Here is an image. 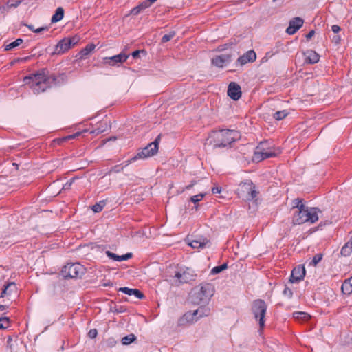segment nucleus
Masks as SVG:
<instances>
[{
	"mask_svg": "<svg viewBox=\"0 0 352 352\" xmlns=\"http://www.w3.org/2000/svg\"><path fill=\"white\" fill-rule=\"evenodd\" d=\"M199 317L195 314V311L186 312L180 319V323L184 324L186 323H194L197 322Z\"/></svg>",
	"mask_w": 352,
	"mask_h": 352,
	"instance_id": "obj_18",
	"label": "nucleus"
},
{
	"mask_svg": "<svg viewBox=\"0 0 352 352\" xmlns=\"http://www.w3.org/2000/svg\"><path fill=\"white\" fill-rule=\"evenodd\" d=\"M21 3L20 0H9L2 9L5 12H9L10 9L17 8Z\"/></svg>",
	"mask_w": 352,
	"mask_h": 352,
	"instance_id": "obj_26",
	"label": "nucleus"
},
{
	"mask_svg": "<svg viewBox=\"0 0 352 352\" xmlns=\"http://www.w3.org/2000/svg\"><path fill=\"white\" fill-rule=\"evenodd\" d=\"M135 340V336L133 334H129L126 336H124L122 339V343L124 345H127L133 342Z\"/></svg>",
	"mask_w": 352,
	"mask_h": 352,
	"instance_id": "obj_31",
	"label": "nucleus"
},
{
	"mask_svg": "<svg viewBox=\"0 0 352 352\" xmlns=\"http://www.w3.org/2000/svg\"><path fill=\"white\" fill-rule=\"evenodd\" d=\"M10 288H13V289H15L16 288V285L14 283H10L9 284H8L5 288L3 289V292L1 293V297H3L6 294H7V292L8 290L10 289Z\"/></svg>",
	"mask_w": 352,
	"mask_h": 352,
	"instance_id": "obj_39",
	"label": "nucleus"
},
{
	"mask_svg": "<svg viewBox=\"0 0 352 352\" xmlns=\"http://www.w3.org/2000/svg\"><path fill=\"white\" fill-rule=\"evenodd\" d=\"M104 206H105V202L104 201H100L99 203H97L95 205H94L92 207V210L95 212H99L102 211V210L103 209Z\"/></svg>",
	"mask_w": 352,
	"mask_h": 352,
	"instance_id": "obj_33",
	"label": "nucleus"
},
{
	"mask_svg": "<svg viewBox=\"0 0 352 352\" xmlns=\"http://www.w3.org/2000/svg\"><path fill=\"white\" fill-rule=\"evenodd\" d=\"M9 318H0V329H5L9 326Z\"/></svg>",
	"mask_w": 352,
	"mask_h": 352,
	"instance_id": "obj_36",
	"label": "nucleus"
},
{
	"mask_svg": "<svg viewBox=\"0 0 352 352\" xmlns=\"http://www.w3.org/2000/svg\"><path fill=\"white\" fill-rule=\"evenodd\" d=\"M240 135L238 131L234 130L224 129L219 131L213 132L208 140L209 144L214 148L226 147L230 145L239 138Z\"/></svg>",
	"mask_w": 352,
	"mask_h": 352,
	"instance_id": "obj_2",
	"label": "nucleus"
},
{
	"mask_svg": "<svg viewBox=\"0 0 352 352\" xmlns=\"http://www.w3.org/2000/svg\"><path fill=\"white\" fill-rule=\"evenodd\" d=\"M236 192L239 197L248 201L254 199L258 194L254 184L251 181L240 184Z\"/></svg>",
	"mask_w": 352,
	"mask_h": 352,
	"instance_id": "obj_7",
	"label": "nucleus"
},
{
	"mask_svg": "<svg viewBox=\"0 0 352 352\" xmlns=\"http://www.w3.org/2000/svg\"><path fill=\"white\" fill-rule=\"evenodd\" d=\"M306 63L309 64H314L319 61L320 56L315 51L308 50L304 53Z\"/></svg>",
	"mask_w": 352,
	"mask_h": 352,
	"instance_id": "obj_17",
	"label": "nucleus"
},
{
	"mask_svg": "<svg viewBox=\"0 0 352 352\" xmlns=\"http://www.w3.org/2000/svg\"><path fill=\"white\" fill-rule=\"evenodd\" d=\"M256 59V54L254 50H249L245 52L243 55L241 56L238 59L237 62L241 65H243L248 63H252Z\"/></svg>",
	"mask_w": 352,
	"mask_h": 352,
	"instance_id": "obj_15",
	"label": "nucleus"
},
{
	"mask_svg": "<svg viewBox=\"0 0 352 352\" xmlns=\"http://www.w3.org/2000/svg\"><path fill=\"white\" fill-rule=\"evenodd\" d=\"M159 139H155V140L150 144H148L145 148H144L141 151L137 153L130 160L124 162L125 166L129 165L130 163L139 160V159H146L150 157L155 155L158 151V145H159Z\"/></svg>",
	"mask_w": 352,
	"mask_h": 352,
	"instance_id": "obj_5",
	"label": "nucleus"
},
{
	"mask_svg": "<svg viewBox=\"0 0 352 352\" xmlns=\"http://www.w3.org/2000/svg\"><path fill=\"white\" fill-rule=\"evenodd\" d=\"M129 55L126 54L125 53H120L111 57H106L104 58V61L105 63L110 65H115L117 63L126 61Z\"/></svg>",
	"mask_w": 352,
	"mask_h": 352,
	"instance_id": "obj_14",
	"label": "nucleus"
},
{
	"mask_svg": "<svg viewBox=\"0 0 352 352\" xmlns=\"http://www.w3.org/2000/svg\"><path fill=\"white\" fill-rule=\"evenodd\" d=\"M142 11V9L140 8V6L138 5V6L133 8L131 10V13L133 15H137L140 12Z\"/></svg>",
	"mask_w": 352,
	"mask_h": 352,
	"instance_id": "obj_42",
	"label": "nucleus"
},
{
	"mask_svg": "<svg viewBox=\"0 0 352 352\" xmlns=\"http://www.w3.org/2000/svg\"><path fill=\"white\" fill-rule=\"evenodd\" d=\"M283 294H284L285 295L287 296H288V297H289V298H290V297H292V290H291L289 288H288V287H285V289H284V291H283Z\"/></svg>",
	"mask_w": 352,
	"mask_h": 352,
	"instance_id": "obj_46",
	"label": "nucleus"
},
{
	"mask_svg": "<svg viewBox=\"0 0 352 352\" xmlns=\"http://www.w3.org/2000/svg\"><path fill=\"white\" fill-rule=\"evenodd\" d=\"M221 272H222V271H221V268L219 267V266H216L211 270V273L212 274H217L220 273Z\"/></svg>",
	"mask_w": 352,
	"mask_h": 352,
	"instance_id": "obj_45",
	"label": "nucleus"
},
{
	"mask_svg": "<svg viewBox=\"0 0 352 352\" xmlns=\"http://www.w3.org/2000/svg\"><path fill=\"white\" fill-rule=\"evenodd\" d=\"M70 41L68 38H64L60 41L55 47L54 54H63L70 49Z\"/></svg>",
	"mask_w": 352,
	"mask_h": 352,
	"instance_id": "obj_16",
	"label": "nucleus"
},
{
	"mask_svg": "<svg viewBox=\"0 0 352 352\" xmlns=\"http://www.w3.org/2000/svg\"><path fill=\"white\" fill-rule=\"evenodd\" d=\"M79 134H80L79 133H76L74 135H70L66 136V137L63 138L60 141H66L68 140L74 139L76 137L78 136Z\"/></svg>",
	"mask_w": 352,
	"mask_h": 352,
	"instance_id": "obj_44",
	"label": "nucleus"
},
{
	"mask_svg": "<svg viewBox=\"0 0 352 352\" xmlns=\"http://www.w3.org/2000/svg\"><path fill=\"white\" fill-rule=\"evenodd\" d=\"M303 23L304 21L300 17L297 16L292 19L286 29V32L289 35L295 34L302 26Z\"/></svg>",
	"mask_w": 352,
	"mask_h": 352,
	"instance_id": "obj_11",
	"label": "nucleus"
},
{
	"mask_svg": "<svg viewBox=\"0 0 352 352\" xmlns=\"http://www.w3.org/2000/svg\"><path fill=\"white\" fill-rule=\"evenodd\" d=\"M119 291L129 295V296H135L138 299H142L144 297L143 294L138 289H131L129 287H120Z\"/></svg>",
	"mask_w": 352,
	"mask_h": 352,
	"instance_id": "obj_20",
	"label": "nucleus"
},
{
	"mask_svg": "<svg viewBox=\"0 0 352 352\" xmlns=\"http://www.w3.org/2000/svg\"><path fill=\"white\" fill-rule=\"evenodd\" d=\"M333 41L336 43V44H338L340 41V37L339 36H333Z\"/></svg>",
	"mask_w": 352,
	"mask_h": 352,
	"instance_id": "obj_53",
	"label": "nucleus"
},
{
	"mask_svg": "<svg viewBox=\"0 0 352 352\" xmlns=\"http://www.w3.org/2000/svg\"><path fill=\"white\" fill-rule=\"evenodd\" d=\"M341 289L342 293L346 295L352 293V276L343 282Z\"/></svg>",
	"mask_w": 352,
	"mask_h": 352,
	"instance_id": "obj_23",
	"label": "nucleus"
},
{
	"mask_svg": "<svg viewBox=\"0 0 352 352\" xmlns=\"http://www.w3.org/2000/svg\"><path fill=\"white\" fill-rule=\"evenodd\" d=\"M102 132V130H100L99 129H95L92 131H91V133L98 135Z\"/></svg>",
	"mask_w": 352,
	"mask_h": 352,
	"instance_id": "obj_54",
	"label": "nucleus"
},
{
	"mask_svg": "<svg viewBox=\"0 0 352 352\" xmlns=\"http://www.w3.org/2000/svg\"><path fill=\"white\" fill-rule=\"evenodd\" d=\"M95 47L96 45L93 43L87 45L79 52V58L81 59L86 58L94 50Z\"/></svg>",
	"mask_w": 352,
	"mask_h": 352,
	"instance_id": "obj_24",
	"label": "nucleus"
},
{
	"mask_svg": "<svg viewBox=\"0 0 352 352\" xmlns=\"http://www.w3.org/2000/svg\"><path fill=\"white\" fill-rule=\"evenodd\" d=\"M315 34V31L314 30H311L309 31V32L306 35V38L307 39H310Z\"/></svg>",
	"mask_w": 352,
	"mask_h": 352,
	"instance_id": "obj_51",
	"label": "nucleus"
},
{
	"mask_svg": "<svg viewBox=\"0 0 352 352\" xmlns=\"http://www.w3.org/2000/svg\"><path fill=\"white\" fill-rule=\"evenodd\" d=\"M152 3H155L157 0H149Z\"/></svg>",
	"mask_w": 352,
	"mask_h": 352,
	"instance_id": "obj_58",
	"label": "nucleus"
},
{
	"mask_svg": "<svg viewBox=\"0 0 352 352\" xmlns=\"http://www.w3.org/2000/svg\"><path fill=\"white\" fill-rule=\"evenodd\" d=\"M23 43V40L21 38H17L13 42H11L10 43L6 45L5 50H11L14 49V47L20 45Z\"/></svg>",
	"mask_w": 352,
	"mask_h": 352,
	"instance_id": "obj_30",
	"label": "nucleus"
},
{
	"mask_svg": "<svg viewBox=\"0 0 352 352\" xmlns=\"http://www.w3.org/2000/svg\"><path fill=\"white\" fill-rule=\"evenodd\" d=\"M64 16V10L63 8L59 7L56 9L55 14L52 16L51 21L52 23H56L60 21Z\"/></svg>",
	"mask_w": 352,
	"mask_h": 352,
	"instance_id": "obj_27",
	"label": "nucleus"
},
{
	"mask_svg": "<svg viewBox=\"0 0 352 352\" xmlns=\"http://www.w3.org/2000/svg\"><path fill=\"white\" fill-rule=\"evenodd\" d=\"M26 26H28V28L30 30H31L32 32H36V33H39V32H41L42 31L47 30L48 29L47 27H41V28L35 29L34 28V26L32 25H26Z\"/></svg>",
	"mask_w": 352,
	"mask_h": 352,
	"instance_id": "obj_38",
	"label": "nucleus"
},
{
	"mask_svg": "<svg viewBox=\"0 0 352 352\" xmlns=\"http://www.w3.org/2000/svg\"><path fill=\"white\" fill-rule=\"evenodd\" d=\"M68 41H70V47L74 46L77 43V39L76 38H68Z\"/></svg>",
	"mask_w": 352,
	"mask_h": 352,
	"instance_id": "obj_50",
	"label": "nucleus"
},
{
	"mask_svg": "<svg viewBox=\"0 0 352 352\" xmlns=\"http://www.w3.org/2000/svg\"><path fill=\"white\" fill-rule=\"evenodd\" d=\"M204 196H205L204 193H200V194H198V195L191 197L190 200L192 202L196 204V203L200 201L201 200H202V199L204 197Z\"/></svg>",
	"mask_w": 352,
	"mask_h": 352,
	"instance_id": "obj_35",
	"label": "nucleus"
},
{
	"mask_svg": "<svg viewBox=\"0 0 352 352\" xmlns=\"http://www.w3.org/2000/svg\"><path fill=\"white\" fill-rule=\"evenodd\" d=\"M293 204H294L293 208H296V210H300V209L305 207V206L302 204V199H294L293 201Z\"/></svg>",
	"mask_w": 352,
	"mask_h": 352,
	"instance_id": "obj_34",
	"label": "nucleus"
},
{
	"mask_svg": "<svg viewBox=\"0 0 352 352\" xmlns=\"http://www.w3.org/2000/svg\"><path fill=\"white\" fill-rule=\"evenodd\" d=\"M340 254L345 257L352 256V237L342 246Z\"/></svg>",
	"mask_w": 352,
	"mask_h": 352,
	"instance_id": "obj_22",
	"label": "nucleus"
},
{
	"mask_svg": "<svg viewBox=\"0 0 352 352\" xmlns=\"http://www.w3.org/2000/svg\"><path fill=\"white\" fill-rule=\"evenodd\" d=\"M267 142H261L256 147L252 158L254 162H259L263 160L274 157L277 155L276 149L267 147Z\"/></svg>",
	"mask_w": 352,
	"mask_h": 352,
	"instance_id": "obj_6",
	"label": "nucleus"
},
{
	"mask_svg": "<svg viewBox=\"0 0 352 352\" xmlns=\"http://www.w3.org/2000/svg\"><path fill=\"white\" fill-rule=\"evenodd\" d=\"M98 332L96 329H90L88 332V336L90 338H95L97 336Z\"/></svg>",
	"mask_w": 352,
	"mask_h": 352,
	"instance_id": "obj_43",
	"label": "nucleus"
},
{
	"mask_svg": "<svg viewBox=\"0 0 352 352\" xmlns=\"http://www.w3.org/2000/svg\"><path fill=\"white\" fill-rule=\"evenodd\" d=\"M321 211L317 208L304 207L294 213L292 221L294 224L300 225L305 223H314L319 219Z\"/></svg>",
	"mask_w": 352,
	"mask_h": 352,
	"instance_id": "obj_3",
	"label": "nucleus"
},
{
	"mask_svg": "<svg viewBox=\"0 0 352 352\" xmlns=\"http://www.w3.org/2000/svg\"><path fill=\"white\" fill-rule=\"evenodd\" d=\"M195 314H196L197 316L200 318L201 317L208 316L210 314V309L208 307H200L195 311Z\"/></svg>",
	"mask_w": 352,
	"mask_h": 352,
	"instance_id": "obj_29",
	"label": "nucleus"
},
{
	"mask_svg": "<svg viewBox=\"0 0 352 352\" xmlns=\"http://www.w3.org/2000/svg\"><path fill=\"white\" fill-rule=\"evenodd\" d=\"M105 253H106L107 256L110 259H112V260L116 261H126L129 258L132 257V253H127V254L122 255V256H118V255L116 254L115 253H113L109 250L106 251Z\"/></svg>",
	"mask_w": 352,
	"mask_h": 352,
	"instance_id": "obj_19",
	"label": "nucleus"
},
{
	"mask_svg": "<svg viewBox=\"0 0 352 352\" xmlns=\"http://www.w3.org/2000/svg\"><path fill=\"white\" fill-rule=\"evenodd\" d=\"M85 272V268L80 263H69L65 265L62 270V274L65 277L78 278Z\"/></svg>",
	"mask_w": 352,
	"mask_h": 352,
	"instance_id": "obj_9",
	"label": "nucleus"
},
{
	"mask_svg": "<svg viewBox=\"0 0 352 352\" xmlns=\"http://www.w3.org/2000/svg\"><path fill=\"white\" fill-rule=\"evenodd\" d=\"M208 243V241L206 239H195L189 243V245L192 248H204Z\"/></svg>",
	"mask_w": 352,
	"mask_h": 352,
	"instance_id": "obj_25",
	"label": "nucleus"
},
{
	"mask_svg": "<svg viewBox=\"0 0 352 352\" xmlns=\"http://www.w3.org/2000/svg\"><path fill=\"white\" fill-rule=\"evenodd\" d=\"M152 4L153 3L149 0H146V1H143L141 3H140L139 6L142 9V10H144L146 8L150 7Z\"/></svg>",
	"mask_w": 352,
	"mask_h": 352,
	"instance_id": "obj_41",
	"label": "nucleus"
},
{
	"mask_svg": "<svg viewBox=\"0 0 352 352\" xmlns=\"http://www.w3.org/2000/svg\"><path fill=\"white\" fill-rule=\"evenodd\" d=\"M219 266L221 268V271L226 270L228 267V265H227L226 263H223V264H222L221 265H219Z\"/></svg>",
	"mask_w": 352,
	"mask_h": 352,
	"instance_id": "obj_55",
	"label": "nucleus"
},
{
	"mask_svg": "<svg viewBox=\"0 0 352 352\" xmlns=\"http://www.w3.org/2000/svg\"><path fill=\"white\" fill-rule=\"evenodd\" d=\"M322 256L320 254H318L315 255L313 257L311 264L316 266L322 260Z\"/></svg>",
	"mask_w": 352,
	"mask_h": 352,
	"instance_id": "obj_40",
	"label": "nucleus"
},
{
	"mask_svg": "<svg viewBox=\"0 0 352 352\" xmlns=\"http://www.w3.org/2000/svg\"><path fill=\"white\" fill-rule=\"evenodd\" d=\"M213 294L214 288L211 284H201L193 289L191 294V300L195 304H205L210 300Z\"/></svg>",
	"mask_w": 352,
	"mask_h": 352,
	"instance_id": "obj_4",
	"label": "nucleus"
},
{
	"mask_svg": "<svg viewBox=\"0 0 352 352\" xmlns=\"http://www.w3.org/2000/svg\"><path fill=\"white\" fill-rule=\"evenodd\" d=\"M212 192L213 194L220 193L221 192V188L220 187H218V186L213 187L212 188Z\"/></svg>",
	"mask_w": 352,
	"mask_h": 352,
	"instance_id": "obj_49",
	"label": "nucleus"
},
{
	"mask_svg": "<svg viewBox=\"0 0 352 352\" xmlns=\"http://www.w3.org/2000/svg\"><path fill=\"white\" fill-rule=\"evenodd\" d=\"M331 30H332V31L334 33H338V32H339L340 31V27L339 25H333L331 27Z\"/></svg>",
	"mask_w": 352,
	"mask_h": 352,
	"instance_id": "obj_48",
	"label": "nucleus"
},
{
	"mask_svg": "<svg viewBox=\"0 0 352 352\" xmlns=\"http://www.w3.org/2000/svg\"><path fill=\"white\" fill-rule=\"evenodd\" d=\"M305 275V269L303 266L298 265L292 271L290 282L292 283L300 281Z\"/></svg>",
	"mask_w": 352,
	"mask_h": 352,
	"instance_id": "obj_12",
	"label": "nucleus"
},
{
	"mask_svg": "<svg viewBox=\"0 0 352 352\" xmlns=\"http://www.w3.org/2000/svg\"><path fill=\"white\" fill-rule=\"evenodd\" d=\"M139 53H140V51H138V50L134 51L132 53L133 57L136 58L139 55Z\"/></svg>",
	"mask_w": 352,
	"mask_h": 352,
	"instance_id": "obj_57",
	"label": "nucleus"
},
{
	"mask_svg": "<svg viewBox=\"0 0 352 352\" xmlns=\"http://www.w3.org/2000/svg\"><path fill=\"white\" fill-rule=\"evenodd\" d=\"M267 311V305L262 300H256L253 302L252 312L254 318L258 321L259 327L262 329L265 327V316Z\"/></svg>",
	"mask_w": 352,
	"mask_h": 352,
	"instance_id": "obj_8",
	"label": "nucleus"
},
{
	"mask_svg": "<svg viewBox=\"0 0 352 352\" xmlns=\"http://www.w3.org/2000/svg\"><path fill=\"white\" fill-rule=\"evenodd\" d=\"M273 1H276L277 0H272Z\"/></svg>",
	"mask_w": 352,
	"mask_h": 352,
	"instance_id": "obj_59",
	"label": "nucleus"
},
{
	"mask_svg": "<svg viewBox=\"0 0 352 352\" xmlns=\"http://www.w3.org/2000/svg\"><path fill=\"white\" fill-rule=\"evenodd\" d=\"M228 95L234 100H239L241 96V87L236 82H230L228 88Z\"/></svg>",
	"mask_w": 352,
	"mask_h": 352,
	"instance_id": "obj_13",
	"label": "nucleus"
},
{
	"mask_svg": "<svg viewBox=\"0 0 352 352\" xmlns=\"http://www.w3.org/2000/svg\"><path fill=\"white\" fill-rule=\"evenodd\" d=\"M75 178L72 179L69 182H67L63 186V189H68L70 188L73 182L75 181Z\"/></svg>",
	"mask_w": 352,
	"mask_h": 352,
	"instance_id": "obj_47",
	"label": "nucleus"
},
{
	"mask_svg": "<svg viewBox=\"0 0 352 352\" xmlns=\"http://www.w3.org/2000/svg\"><path fill=\"white\" fill-rule=\"evenodd\" d=\"M175 34V33L174 32H171L168 34H164L162 38V41L163 43L169 41L174 37Z\"/></svg>",
	"mask_w": 352,
	"mask_h": 352,
	"instance_id": "obj_37",
	"label": "nucleus"
},
{
	"mask_svg": "<svg viewBox=\"0 0 352 352\" xmlns=\"http://www.w3.org/2000/svg\"><path fill=\"white\" fill-rule=\"evenodd\" d=\"M195 276V272L192 269L186 267L181 268L175 272L173 278L175 283H186L194 280Z\"/></svg>",
	"mask_w": 352,
	"mask_h": 352,
	"instance_id": "obj_10",
	"label": "nucleus"
},
{
	"mask_svg": "<svg viewBox=\"0 0 352 352\" xmlns=\"http://www.w3.org/2000/svg\"><path fill=\"white\" fill-rule=\"evenodd\" d=\"M55 80V78L48 75V72L42 70L37 74L24 78L23 81L25 84H31L34 94H39L45 91L51 84Z\"/></svg>",
	"mask_w": 352,
	"mask_h": 352,
	"instance_id": "obj_1",
	"label": "nucleus"
},
{
	"mask_svg": "<svg viewBox=\"0 0 352 352\" xmlns=\"http://www.w3.org/2000/svg\"><path fill=\"white\" fill-rule=\"evenodd\" d=\"M196 183H197L196 181H192L190 184H189L185 187L184 190H190L191 188H192L194 186V185L196 184Z\"/></svg>",
	"mask_w": 352,
	"mask_h": 352,
	"instance_id": "obj_52",
	"label": "nucleus"
},
{
	"mask_svg": "<svg viewBox=\"0 0 352 352\" xmlns=\"http://www.w3.org/2000/svg\"><path fill=\"white\" fill-rule=\"evenodd\" d=\"M293 316L296 320L299 321H307L310 318L309 314L306 312L296 311L293 314Z\"/></svg>",
	"mask_w": 352,
	"mask_h": 352,
	"instance_id": "obj_28",
	"label": "nucleus"
},
{
	"mask_svg": "<svg viewBox=\"0 0 352 352\" xmlns=\"http://www.w3.org/2000/svg\"><path fill=\"white\" fill-rule=\"evenodd\" d=\"M229 56L226 55L216 56L212 59V63L218 67H223L225 63L229 61Z\"/></svg>",
	"mask_w": 352,
	"mask_h": 352,
	"instance_id": "obj_21",
	"label": "nucleus"
},
{
	"mask_svg": "<svg viewBox=\"0 0 352 352\" xmlns=\"http://www.w3.org/2000/svg\"><path fill=\"white\" fill-rule=\"evenodd\" d=\"M219 266L221 268V271L226 270L228 267V265H227L226 263H223V264H222L221 265H219Z\"/></svg>",
	"mask_w": 352,
	"mask_h": 352,
	"instance_id": "obj_56",
	"label": "nucleus"
},
{
	"mask_svg": "<svg viewBox=\"0 0 352 352\" xmlns=\"http://www.w3.org/2000/svg\"><path fill=\"white\" fill-rule=\"evenodd\" d=\"M288 115V113L287 111L285 110H283V111H276L274 114V118L276 120H280L283 118H285Z\"/></svg>",
	"mask_w": 352,
	"mask_h": 352,
	"instance_id": "obj_32",
	"label": "nucleus"
}]
</instances>
